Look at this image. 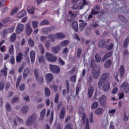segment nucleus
<instances>
[{
    "instance_id": "obj_40",
    "label": "nucleus",
    "mask_w": 129,
    "mask_h": 129,
    "mask_svg": "<svg viewBox=\"0 0 129 129\" xmlns=\"http://www.w3.org/2000/svg\"><path fill=\"white\" fill-rule=\"evenodd\" d=\"M113 47H114V45H113V43H110L109 46L107 45H105V48L108 51H110V50H112V49H113Z\"/></svg>"
},
{
    "instance_id": "obj_64",
    "label": "nucleus",
    "mask_w": 129,
    "mask_h": 129,
    "mask_svg": "<svg viewBox=\"0 0 129 129\" xmlns=\"http://www.w3.org/2000/svg\"><path fill=\"white\" fill-rule=\"evenodd\" d=\"M78 7H79V5L77 3H74L73 6V10H77V9H78Z\"/></svg>"
},
{
    "instance_id": "obj_48",
    "label": "nucleus",
    "mask_w": 129,
    "mask_h": 129,
    "mask_svg": "<svg viewBox=\"0 0 129 129\" xmlns=\"http://www.w3.org/2000/svg\"><path fill=\"white\" fill-rule=\"evenodd\" d=\"M82 53V49L81 48H78L77 52V56L78 58H80V56H81Z\"/></svg>"
},
{
    "instance_id": "obj_63",
    "label": "nucleus",
    "mask_w": 129,
    "mask_h": 129,
    "mask_svg": "<svg viewBox=\"0 0 129 129\" xmlns=\"http://www.w3.org/2000/svg\"><path fill=\"white\" fill-rule=\"evenodd\" d=\"M8 33H13L15 31V26H12L11 28L7 29Z\"/></svg>"
},
{
    "instance_id": "obj_21",
    "label": "nucleus",
    "mask_w": 129,
    "mask_h": 129,
    "mask_svg": "<svg viewBox=\"0 0 129 129\" xmlns=\"http://www.w3.org/2000/svg\"><path fill=\"white\" fill-rule=\"evenodd\" d=\"M104 66L105 68H106V69H108V68H110V67L111 66V59L107 60L105 62Z\"/></svg>"
},
{
    "instance_id": "obj_32",
    "label": "nucleus",
    "mask_w": 129,
    "mask_h": 129,
    "mask_svg": "<svg viewBox=\"0 0 129 129\" xmlns=\"http://www.w3.org/2000/svg\"><path fill=\"white\" fill-rule=\"evenodd\" d=\"M99 105V104L98 103V102L95 101L92 103L91 106V108L92 109H95L96 108H97V107H98Z\"/></svg>"
},
{
    "instance_id": "obj_43",
    "label": "nucleus",
    "mask_w": 129,
    "mask_h": 129,
    "mask_svg": "<svg viewBox=\"0 0 129 129\" xmlns=\"http://www.w3.org/2000/svg\"><path fill=\"white\" fill-rule=\"evenodd\" d=\"M80 90H81V87H80L79 84H78L76 89V95H77V96H78L79 95V93Z\"/></svg>"
},
{
    "instance_id": "obj_30",
    "label": "nucleus",
    "mask_w": 129,
    "mask_h": 129,
    "mask_svg": "<svg viewBox=\"0 0 129 129\" xmlns=\"http://www.w3.org/2000/svg\"><path fill=\"white\" fill-rule=\"evenodd\" d=\"M25 16H26V11H22L17 15V18L18 19H21V18L25 17Z\"/></svg>"
},
{
    "instance_id": "obj_52",
    "label": "nucleus",
    "mask_w": 129,
    "mask_h": 129,
    "mask_svg": "<svg viewBox=\"0 0 129 129\" xmlns=\"http://www.w3.org/2000/svg\"><path fill=\"white\" fill-rule=\"evenodd\" d=\"M5 89V82L0 81V91Z\"/></svg>"
},
{
    "instance_id": "obj_50",
    "label": "nucleus",
    "mask_w": 129,
    "mask_h": 129,
    "mask_svg": "<svg viewBox=\"0 0 129 129\" xmlns=\"http://www.w3.org/2000/svg\"><path fill=\"white\" fill-rule=\"evenodd\" d=\"M119 19L123 22V23H126L127 20H126L125 17L122 15H119Z\"/></svg>"
},
{
    "instance_id": "obj_61",
    "label": "nucleus",
    "mask_w": 129,
    "mask_h": 129,
    "mask_svg": "<svg viewBox=\"0 0 129 129\" xmlns=\"http://www.w3.org/2000/svg\"><path fill=\"white\" fill-rule=\"evenodd\" d=\"M41 32L42 34H44V35H48V30L47 29V27L46 28L42 29Z\"/></svg>"
},
{
    "instance_id": "obj_24",
    "label": "nucleus",
    "mask_w": 129,
    "mask_h": 129,
    "mask_svg": "<svg viewBox=\"0 0 129 129\" xmlns=\"http://www.w3.org/2000/svg\"><path fill=\"white\" fill-rule=\"evenodd\" d=\"M87 25V23H84V22H82L79 24V30L81 32H82L83 30L84 29V28Z\"/></svg>"
},
{
    "instance_id": "obj_59",
    "label": "nucleus",
    "mask_w": 129,
    "mask_h": 129,
    "mask_svg": "<svg viewBox=\"0 0 129 129\" xmlns=\"http://www.w3.org/2000/svg\"><path fill=\"white\" fill-rule=\"evenodd\" d=\"M85 129H90L89 127V120H88V118L86 120Z\"/></svg>"
},
{
    "instance_id": "obj_22",
    "label": "nucleus",
    "mask_w": 129,
    "mask_h": 129,
    "mask_svg": "<svg viewBox=\"0 0 129 129\" xmlns=\"http://www.w3.org/2000/svg\"><path fill=\"white\" fill-rule=\"evenodd\" d=\"M4 67L5 68L1 71V73L5 77H7L8 75V68H7L6 65L4 66Z\"/></svg>"
},
{
    "instance_id": "obj_27",
    "label": "nucleus",
    "mask_w": 129,
    "mask_h": 129,
    "mask_svg": "<svg viewBox=\"0 0 129 129\" xmlns=\"http://www.w3.org/2000/svg\"><path fill=\"white\" fill-rule=\"evenodd\" d=\"M95 60L97 63H99L101 61V55L99 53H96L95 56Z\"/></svg>"
},
{
    "instance_id": "obj_9",
    "label": "nucleus",
    "mask_w": 129,
    "mask_h": 129,
    "mask_svg": "<svg viewBox=\"0 0 129 129\" xmlns=\"http://www.w3.org/2000/svg\"><path fill=\"white\" fill-rule=\"evenodd\" d=\"M98 101L101 105L105 106V105H106V96L104 95H101L99 98Z\"/></svg>"
},
{
    "instance_id": "obj_16",
    "label": "nucleus",
    "mask_w": 129,
    "mask_h": 129,
    "mask_svg": "<svg viewBox=\"0 0 129 129\" xmlns=\"http://www.w3.org/2000/svg\"><path fill=\"white\" fill-rule=\"evenodd\" d=\"M45 79L47 83H51L53 81V75L52 74H47L45 76Z\"/></svg>"
},
{
    "instance_id": "obj_38",
    "label": "nucleus",
    "mask_w": 129,
    "mask_h": 129,
    "mask_svg": "<svg viewBox=\"0 0 129 129\" xmlns=\"http://www.w3.org/2000/svg\"><path fill=\"white\" fill-rule=\"evenodd\" d=\"M30 73V69L27 68L23 72V78H26L28 75H29Z\"/></svg>"
},
{
    "instance_id": "obj_53",
    "label": "nucleus",
    "mask_w": 129,
    "mask_h": 129,
    "mask_svg": "<svg viewBox=\"0 0 129 129\" xmlns=\"http://www.w3.org/2000/svg\"><path fill=\"white\" fill-rule=\"evenodd\" d=\"M6 110L8 111H11L12 110V107L11 106V104L9 103H7L6 106Z\"/></svg>"
},
{
    "instance_id": "obj_4",
    "label": "nucleus",
    "mask_w": 129,
    "mask_h": 129,
    "mask_svg": "<svg viewBox=\"0 0 129 129\" xmlns=\"http://www.w3.org/2000/svg\"><path fill=\"white\" fill-rule=\"evenodd\" d=\"M36 118H37V117H36V115L35 114H33L30 117H29L27 119V122H26L27 125H28L29 126L32 125V124H33V123L35 122V121L36 120Z\"/></svg>"
},
{
    "instance_id": "obj_57",
    "label": "nucleus",
    "mask_w": 129,
    "mask_h": 129,
    "mask_svg": "<svg viewBox=\"0 0 129 129\" xmlns=\"http://www.w3.org/2000/svg\"><path fill=\"white\" fill-rule=\"evenodd\" d=\"M92 82H93V77H92L91 76H89V78L88 80V83L89 84H92Z\"/></svg>"
},
{
    "instance_id": "obj_3",
    "label": "nucleus",
    "mask_w": 129,
    "mask_h": 129,
    "mask_svg": "<svg viewBox=\"0 0 129 129\" xmlns=\"http://www.w3.org/2000/svg\"><path fill=\"white\" fill-rule=\"evenodd\" d=\"M46 58L50 62H56L57 61V57L54 56L53 54L49 52L46 53Z\"/></svg>"
},
{
    "instance_id": "obj_19",
    "label": "nucleus",
    "mask_w": 129,
    "mask_h": 129,
    "mask_svg": "<svg viewBox=\"0 0 129 129\" xmlns=\"http://www.w3.org/2000/svg\"><path fill=\"white\" fill-rule=\"evenodd\" d=\"M22 60H23V53L19 52L16 56V62L20 63V62L22 61Z\"/></svg>"
},
{
    "instance_id": "obj_29",
    "label": "nucleus",
    "mask_w": 129,
    "mask_h": 129,
    "mask_svg": "<svg viewBox=\"0 0 129 129\" xmlns=\"http://www.w3.org/2000/svg\"><path fill=\"white\" fill-rule=\"evenodd\" d=\"M55 37L56 39H64L66 36L65 35L62 34V33H55Z\"/></svg>"
},
{
    "instance_id": "obj_33",
    "label": "nucleus",
    "mask_w": 129,
    "mask_h": 129,
    "mask_svg": "<svg viewBox=\"0 0 129 129\" xmlns=\"http://www.w3.org/2000/svg\"><path fill=\"white\" fill-rule=\"evenodd\" d=\"M106 45V42H105V41L103 40H100L99 42L98 46L100 48H103V47H105Z\"/></svg>"
},
{
    "instance_id": "obj_17",
    "label": "nucleus",
    "mask_w": 129,
    "mask_h": 129,
    "mask_svg": "<svg viewBox=\"0 0 129 129\" xmlns=\"http://www.w3.org/2000/svg\"><path fill=\"white\" fill-rule=\"evenodd\" d=\"M72 26L75 32L78 33V22L77 21H74L72 23Z\"/></svg>"
},
{
    "instance_id": "obj_39",
    "label": "nucleus",
    "mask_w": 129,
    "mask_h": 129,
    "mask_svg": "<svg viewBox=\"0 0 129 129\" xmlns=\"http://www.w3.org/2000/svg\"><path fill=\"white\" fill-rule=\"evenodd\" d=\"M28 43L29 46L31 47H33L34 46H35V41H34L32 38H29Z\"/></svg>"
},
{
    "instance_id": "obj_6",
    "label": "nucleus",
    "mask_w": 129,
    "mask_h": 129,
    "mask_svg": "<svg viewBox=\"0 0 129 129\" xmlns=\"http://www.w3.org/2000/svg\"><path fill=\"white\" fill-rule=\"evenodd\" d=\"M49 67L52 73H54V74H58L60 72V68L57 66L50 64Z\"/></svg>"
},
{
    "instance_id": "obj_26",
    "label": "nucleus",
    "mask_w": 129,
    "mask_h": 129,
    "mask_svg": "<svg viewBox=\"0 0 129 129\" xmlns=\"http://www.w3.org/2000/svg\"><path fill=\"white\" fill-rule=\"evenodd\" d=\"M48 38L51 42H55L56 41V34H50L48 35Z\"/></svg>"
},
{
    "instance_id": "obj_7",
    "label": "nucleus",
    "mask_w": 129,
    "mask_h": 129,
    "mask_svg": "<svg viewBox=\"0 0 129 129\" xmlns=\"http://www.w3.org/2000/svg\"><path fill=\"white\" fill-rule=\"evenodd\" d=\"M92 76L94 79H98L100 76V68H98L92 72Z\"/></svg>"
},
{
    "instance_id": "obj_20",
    "label": "nucleus",
    "mask_w": 129,
    "mask_h": 129,
    "mask_svg": "<svg viewBox=\"0 0 129 129\" xmlns=\"http://www.w3.org/2000/svg\"><path fill=\"white\" fill-rule=\"evenodd\" d=\"M119 72L120 73V78H122V77H123V75H124V66L123 65L120 66Z\"/></svg>"
},
{
    "instance_id": "obj_54",
    "label": "nucleus",
    "mask_w": 129,
    "mask_h": 129,
    "mask_svg": "<svg viewBox=\"0 0 129 129\" xmlns=\"http://www.w3.org/2000/svg\"><path fill=\"white\" fill-rule=\"evenodd\" d=\"M28 12H29V13L31 15H34V7H31V8L28 7L27 8Z\"/></svg>"
},
{
    "instance_id": "obj_10",
    "label": "nucleus",
    "mask_w": 129,
    "mask_h": 129,
    "mask_svg": "<svg viewBox=\"0 0 129 129\" xmlns=\"http://www.w3.org/2000/svg\"><path fill=\"white\" fill-rule=\"evenodd\" d=\"M76 16L74 13H72V11H69V14L67 17V20L69 23H72L73 22V20H74V18H75Z\"/></svg>"
},
{
    "instance_id": "obj_36",
    "label": "nucleus",
    "mask_w": 129,
    "mask_h": 129,
    "mask_svg": "<svg viewBox=\"0 0 129 129\" xmlns=\"http://www.w3.org/2000/svg\"><path fill=\"white\" fill-rule=\"evenodd\" d=\"M127 7L125 6L123 7V6L121 8H119V10H121V13H123L124 14H128V12L127 10Z\"/></svg>"
},
{
    "instance_id": "obj_47",
    "label": "nucleus",
    "mask_w": 129,
    "mask_h": 129,
    "mask_svg": "<svg viewBox=\"0 0 129 129\" xmlns=\"http://www.w3.org/2000/svg\"><path fill=\"white\" fill-rule=\"evenodd\" d=\"M38 61L39 63H45V57L43 56H40L38 57Z\"/></svg>"
},
{
    "instance_id": "obj_51",
    "label": "nucleus",
    "mask_w": 129,
    "mask_h": 129,
    "mask_svg": "<svg viewBox=\"0 0 129 129\" xmlns=\"http://www.w3.org/2000/svg\"><path fill=\"white\" fill-rule=\"evenodd\" d=\"M45 46L46 47L47 49H49L51 48V41L50 40L46 41L45 43Z\"/></svg>"
},
{
    "instance_id": "obj_45",
    "label": "nucleus",
    "mask_w": 129,
    "mask_h": 129,
    "mask_svg": "<svg viewBox=\"0 0 129 129\" xmlns=\"http://www.w3.org/2000/svg\"><path fill=\"white\" fill-rule=\"evenodd\" d=\"M29 110V107L27 106H24L22 108V109H21L22 112H23L24 114L27 113Z\"/></svg>"
},
{
    "instance_id": "obj_37",
    "label": "nucleus",
    "mask_w": 129,
    "mask_h": 129,
    "mask_svg": "<svg viewBox=\"0 0 129 129\" xmlns=\"http://www.w3.org/2000/svg\"><path fill=\"white\" fill-rule=\"evenodd\" d=\"M45 95L46 97H49L51 95V91H50L49 88H45Z\"/></svg>"
},
{
    "instance_id": "obj_34",
    "label": "nucleus",
    "mask_w": 129,
    "mask_h": 129,
    "mask_svg": "<svg viewBox=\"0 0 129 129\" xmlns=\"http://www.w3.org/2000/svg\"><path fill=\"white\" fill-rule=\"evenodd\" d=\"M16 38H17V34H16L15 33H14L10 36V41L11 42H15V41H16Z\"/></svg>"
},
{
    "instance_id": "obj_1",
    "label": "nucleus",
    "mask_w": 129,
    "mask_h": 129,
    "mask_svg": "<svg viewBox=\"0 0 129 129\" xmlns=\"http://www.w3.org/2000/svg\"><path fill=\"white\" fill-rule=\"evenodd\" d=\"M108 78H109V73L103 74L98 82L99 88H102L105 92L108 91L110 89V82L108 81L105 82V81L108 80Z\"/></svg>"
},
{
    "instance_id": "obj_18",
    "label": "nucleus",
    "mask_w": 129,
    "mask_h": 129,
    "mask_svg": "<svg viewBox=\"0 0 129 129\" xmlns=\"http://www.w3.org/2000/svg\"><path fill=\"white\" fill-rule=\"evenodd\" d=\"M52 51L54 54H57L59 53V50H61V47H60V46L56 45L55 46L52 47Z\"/></svg>"
},
{
    "instance_id": "obj_49",
    "label": "nucleus",
    "mask_w": 129,
    "mask_h": 129,
    "mask_svg": "<svg viewBox=\"0 0 129 129\" xmlns=\"http://www.w3.org/2000/svg\"><path fill=\"white\" fill-rule=\"evenodd\" d=\"M9 52L11 55L14 53V45L12 44L10 45L9 48Z\"/></svg>"
},
{
    "instance_id": "obj_28",
    "label": "nucleus",
    "mask_w": 129,
    "mask_h": 129,
    "mask_svg": "<svg viewBox=\"0 0 129 129\" xmlns=\"http://www.w3.org/2000/svg\"><path fill=\"white\" fill-rule=\"evenodd\" d=\"M30 58H31V62H35V58L36 57V53L34 50L32 51L30 53Z\"/></svg>"
},
{
    "instance_id": "obj_62",
    "label": "nucleus",
    "mask_w": 129,
    "mask_h": 129,
    "mask_svg": "<svg viewBox=\"0 0 129 129\" xmlns=\"http://www.w3.org/2000/svg\"><path fill=\"white\" fill-rule=\"evenodd\" d=\"M32 26L34 28V29H36L37 28V27H38V22L37 21H33L32 22Z\"/></svg>"
},
{
    "instance_id": "obj_8",
    "label": "nucleus",
    "mask_w": 129,
    "mask_h": 129,
    "mask_svg": "<svg viewBox=\"0 0 129 129\" xmlns=\"http://www.w3.org/2000/svg\"><path fill=\"white\" fill-rule=\"evenodd\" d=\"M66 84L67 85V91L66 89H63L62 91V95L63 96H66V92L67 93L69 94V92H70V84L69 83V80H66Z\"/></svg>"
},
{
    "instance_id": "obj_5",
    "label": "nucleus",
    "mask_w": 129,
    "mask_h": 129,
    "mask_svg": "<svg viewBox=\"0 0 129 129\" xmlns=\"http://www.w3.org/2000/svg\"><path fill=\"white\" fill-rule=\"evenodd\" d=\"M120 88L125 93H127L129 91V85L126 82H123L120 85Z\"/></svg>"
},
{
    "instance_id": "obj_58",
    "label": "nucleus",
    "mask_w": 129,
    "mask_h": 129,
    "mask_svg": "<svg viewBox=\"0 0 129 129\" xmlns=\"http://www.w3.org/2000/svg\"><path fill=\"white\" fill-rule=\"evenodd\" d=\"M10 63L12 64V65H15V57L13 55L10 57Z\"/></svg>"
},
{
    "instance_id": "obj_14",
    "label": "nucleus",
    "mask_w": 129,
    "mask_h": 129,
    "mask_svg": "<svg viewBox=\"0 0 129 129\" xmlns=\"http://www.w3.org/2000/svg\"><path fill=\"white\" fill-rule=\"evenodd\" d=\"M66 109L64 107L62 108L59 112V118L60 119H64L65 117Z\"/></svg>"
},
{
    "instance_id": "obj_25",
    "label": "nucleus",
    "mask_w": 129,
    "mask_h": 129,
    "mask_svg": "<svg viewBox=\"0 0 129 129\" xmlns=\"http://www.w3.org/2000/svg\"><path fill=\"white\" fill-rule=\"evenodd\" d=\"M103 113V109L102 108H98L95 111V114H97V115H100L101 114H102Z\"/></svg>"
},
{
    "instance_id": "obj_23",
    "label": "nucleus",
    "mask_w": 129,
    "mask_h": 129,
    "mask_svg": "<svg viewBox=\"0 0 129 129\" xmlns=\"http://www.w3.org/2000/svg\"><path fill=\"white\" fill-rule=\"evenodd\" d=\"M82 111H79L80 114H83L82 119L83 123H85V120L86 119V114L85 113H83V108L82 107Z\"/></svg>"
},
{
    "instance_id": "obj_55",
    "label": "nucleus",
    "mask_w": 129,
    "mask_h": 129,
    "mask_svg": "<svg viewBox=\"0 0 129 129\" xmlns=\"http://www.w3.org/2000/svg\"><path fill=\"white\" fill-rule=\"evenodd\" d=\"M18 7H15L13 9V10L11 11V16H13V15L16 14V13H17V12H18Z\"/></svg>"
},
{
    "instance_id": "obj_35",
    "label": "nucleus",
    "mask_w": 129,
    "mask_h": 129,
    "mask_svg": "<svg viewBox=\"0 0 129 129\" xmlns=\"http://www.w3.org/2000/svg\"><path fill=\"white\" fill-rule=\"evenodd\" d=\"M68 44H69V40H63L60 43V46L61 47H66Z\"/></svg>"
},
{
    "instance_id": "obj_15",
    "label": "nucleus",
    "mask_w": 129,
    "mask_h": 129,
    "mask_svg": "<svg viewBox=\"0 0 129 129\" xmlns=\"http://www.w3.org/2000/svg\"><path fill=\"white\" fill-rule=\"evenodd\" d=\"M112 55V51H109L107 52L104 55V57H102L101 61L102 62H104L106 59H108L109 58H110L111 57V55Z\"/></svg>"
},
{
    "instance_id": "obj_46",
    "label": "nucleus",
    "mask_w": 129,
    "mask_h": 129,
    "mask_svg": "<svg viewBox=\"0 0 129 129\" xmlns=\"http://www.w3.org/2000/svg\"><path fill=\"white\" fill-rule=\"evenodd\" d=\"M114 76L116 81H117V82H119V79H118V76H119V73H118V72H115L114 74Z\"/></svg>"
},
{
    "instance_id": "obj_13",
    "label": "nucleus",
    "mask_w": 129,
    "mask_h": 129,
    "mask_svg": "<svg viewBox=\"0 0 129 129\" xmlns=\"http://www.w3.org/2000/svg\"><path fill=\"white\" fill-rule=\"evenodd\" d=\"M24 30V25L23 24L18 23L16 28V32L18 35L21 34V32Z\"/></svg>"
},
{
    "instance_id": "obj_2",
    "label": "nucleus",
    "mask_w": 129,
    "mask_h": 129,
    "mask_svg": "<svg viewBox=\"0 0 129 129\" xmlns=\"http://www.w3.org/2000/svg\"><path fill=\"white\" fill-rule=\"evenodd\" d=\"M34 73L36 80H37L40 84H42L44 81V78L42 76L40 77V73L39 72V70L35 69L34 70Z\"/></svg>"
},
{
    "instance_id": "obj_44",
    "label": "nucleus",
    "mask_w": 129,
    "mask_h": 129,
    "mask_svg": "<svg viewBox=\"0 0 129 129\" xmlns=\"http://www.w3.org/2000/svg\"><path fill=\"white\" fill-rule=\"evenodd\" d=\"M22 81V76H19L17 79V83H16V87L19 88V86H20V83Z\"/></svg>"
},
{
    "instance_id": "obj_41",
    "label": "nucleus",
    "mask_w": 129,
    "mask_h": 129,
    "mask_svg": "<svg viewBox=\"0 0 129 129\" xmlns=\"http://www.w3.org/2000/svg\"><path fill=\"white\" fill-rule=\"evenodd\" d=\"M50 25V22L48 20H44L40 22V26H48Z\"/></svg>"
},
{
    "instance_id": "obj_56",
    "label": "nucleus",
    "mask_w": 129,
    "mask_h": 129,
    "mask_svg": "<svg viewBox=\"0 0 129 129\" xmlns=\"http://www.w3.org/2000/svg\"><path fill=\"white\" fill-rule=\"evenodd\" d=\"M59 94H55V98H54V102L55 103H58L59 102Z\"/></svg>"
},
{
    "instance_id": "obj_42",
    "label": "nucleus",
    "mask_w": 129,
    "mask_h": 129,
    "mask_svg": "<svg viewBox=\"0 0 129 129\" xmlns=\"http://www.w3.org/2000/svg\"><path fill=\"white\" fill-rule=\"evenodd\" d=\"M129 43V36H128L125 40L123 43V48L125 49L127 48V46H128Z\"/></svg>"
},
{
    "instance_id": "obj_31",
    "label": "nucleus",
    "mask_w": 129,
    "mask_h": 129,
    "mask_svg": "<svg viewBox=\"0 0 129 129\" xmlns=\"http://www.w3.org/2000/svg\"><path fill=\"white\" fill-rule=\"evenodd\" d=\"M46 113V109L44 108L40 112V115L39 119L40 120H42L43 119L44 117H45V114Z\"/></svg>"
},
{
    "instance_id": "obj_12",
    "label": "nucleus",
    "mask_w": 129,
    "mask_h": 129,
    "mask_svg": "<svg viewBox=\"0 0 129 129\" xmlns=\"http://www.w3.org/2000/svg\"><path fill=\"white\" fill-rule=\"evenodd\" d=\"M33 32V29H32V27H31V26H30V24H27L26 29H25V33L27 35V36H30L31 34H32V32Z\"/></svg>"
},
{
    "instance_id": "obj_60",
    "label": "nucleus",
    "mask_w": 129,
    "mask_h": 129,
    "mask_svg": "<svg viewBox=\"0 0 129 129\" xmlns=\"http://www.w3.org/2000/svg\"><path fill=\"white\" fill-rule=\"evenodd\" d=\"M70 81L76 82V76H72L70 79Z\"/></svg>"
},
{
    "instance_id": "obj_11",
    "label": "nucleus",
    "mask_w": 129,
    "mask_h": 129,
    "mask_svg": "<svg viewBox=\"0 0 129 129\" xmlns=\"http://www.w3.org/2000/svg\"><path fill=\"white\" fill-rule=\"evenodd\" d=\"M93 91H94V87L93 86L90 85L88 88V98H91L92 97V94H93Z\"/></svg>"
}]
</instances>
